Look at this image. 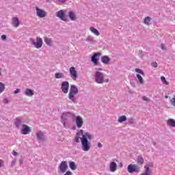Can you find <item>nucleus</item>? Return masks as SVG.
I'll return each instance as SVG.
<instances>
[{
    "mask_svg": "<svg viewBox=\"0 0 175 175\" xmlns=\"http://www.w3.org/2000/svg\"><path fill=\"white\" fill-rule=\"evenodd\" d=\"M100 61L104 65H109L110 64L111 59L107 55L103 56Z\"/></svg>",
    "mask_w": 175,
    "mask_h": 175,
    "instance_id": "18",
    "label": "nucleus"
},
{
    "mask_svg": "<svg viewBox=\"0 0 175 175\" xmlns=\"http://www.w3.org/2000/svg\"><path fill=\"white\" fill-rule=\"evenodd\" d=\"M58 2H59L60 3H65L66 2V0H57Z\"/></svg>",
    "mask_w": 175,
    "mask_h": 175,
    "instance_id": "44",
    "label": "nucleus"
},
{
    "mask_svg": "<svg viewBox=\"0 0 175 175\" xmlns=\"http://www.w3.org/2000/svg\"><path fill=\"white\" fill-rule=\"evenodd\" d=\"M64 175H73V174L70 171H67Z\"/></svg>",
    "mask_w": 175,
    "mask_h": 175,
    "instance_id": "40",
    "label": "nucleus"
},
{
    "mask_svg": "<svg viewBox=\"0 0 175 175\" xmlns=\"http://www.w3.org/2000/svg\"><path fill=\"white\" fill-rule=\"evenodd\" d=\"M12 155H14V157H17V155H18V152H16V151H13Z\"/></svg>",
    "mask_w": 175,
    "mask_h": 175,
    "instance_id": "43",
    "label": "nucleus"
},
{
    "mask_svg": "<svg viewBox=\"0 0 175 175\" xmlns=\"http://www.w3.org/2000/svg\"><path fill=\"white\" fill-rule=\"evenodd\" d=\"M94 81L97 84H103V83H107L109 78L105 79V73L100 71H96L94 73Z\"/></svg>",
    "mask_w": 175,
    "mask_h": 175,
    "instance_id": "3",
    "label": "nucleus"
},
{
    "mask_svg": "<svg viewBox=\"0 0 175 175\" xmlns=\"http://www.w3.org/2000/svg\"><path fill=\"white\" fill-rule=\"evenodd\" d=\"M2 165H3V160L0 159V167H2Z\"/></svg>",
    "mask_w": 175,
    "mask_h": 175,
    "instance_id": "48",
    "label": "nucleus"
},
{
    "mask_svg": "<svg viewBox=\"0 0 175 175\" xmlns=\"http://www.w3.org/2000/svg\"><path fill=\"white\" fill-rule=\"evenodd\" d=\"M90 31H91L92 33H94L96 36H99L100 35V33H99V31L98 29H95L94 27H90Z\"/></svg>",
    "mask_w": 175,
    "mask_h": 175,
    "instance_id": "22",
    "label": "nucleus"
},
{
    "mask_svg": "<svg viewBox=\"0 0 175 175\" xmlns=\"http://www.w3.org/2000/svg\"><path fill=\"white\" fill-rule=\"evenodd\" d=\"M142 99H143V100H145V102H150V98H148L146 96H142Z\"/></svg>",
    "mask_w": 175,
    "mask_h": 175,
    "instance_id": "37",
    "label": "nucleus"
},
{
    "mask_svg": "<svg viewBox=\"0 0 175 175\" xmlns=\"http://www.w3.org/2000/svg\"><path fill=\"white\" fill-rule=\"evenodd\" d=\"M1 68H0V75H1Z\"/></svg>",
    "mask_w": 175,
    "mask_h": 175,
    "instance_id": "53",
    "label": "nucleus"
},
{
    "mask_svg": "<svg viewBox=\"0 0 175 175\" xmlns=\"http://www.w3.org/2000/svg\"><path fill=\"white\" fill-rule=\"evenodd\" d=\"M100 55H102L101 53H96L92 56L91 61L95 66L99 65V59L98 57H100Z\"/></svg>",
    "mask_w": 175,
    "mask_h": 175,
    "instance_id": "7",
    "label": "nucleus"
},
{
    "mask_svg": "<svg viewBox=\"0 0 175 175\" xmlns=\"http://www.w3.org/2000/svg\"><path fill=\"white\" fill-rule=\"evenodd\" d=\"M12 25L14 28H17L20 26V20H18V18L14 17L12 18Z\"/></svg>",
    "mask_w": 175,
    "mask_h": 175,
    "instance_id": "20",
    "label": "nucleus"
},
{
    "mask_svg": "<svg viewBox=\"0 0 175 175\" xmlns=\"http://www.w3.org/2000/svg\"><path fill=\"white\" fill-rule=\"evenodd\" d=\"M25 95H26V96H33V95H35V93L33 90L27 88L25 90Z\"/></svg>",
    "mask_w": 175,
    "mask_h": 175,
    "instance_id": "21",
    "label": "nucleus"
},
{
    "mask_svg": "<svg viewBox=\"0 0 175 175\" xmlns=\"http://www.w3.org/2000/svg\"><path fill=\"white\" fill-rule=\"evenodd\" d=\"M14 94H20V89H16L14 92Z\"/></svg>",
    "mask_w": 175,
    "mask_h": 175,
    "instance_id": "45",
    "label": "nucleus"
},
{
    "mask_svg": "<svg viewBox=\"0 0 175 175\" xmlns=\"http://www.w3.org/2000/svg\"><path fill=\"white\" fill-rule=\"evenodd\" d=\"M151 17L150 16L145 17L144 19V24H145V25H151Z\"/></svg>",
    "mask_w": 175,
    "mask_h": 175,
    "instance_id": "24",
    "label": "nucleus"
},
{
    "mask_svg": "<svg viewBox=\"0 0 175 175\" xmlns=\"http://www.w3.org/2000/svg\"><path fill=\"white\" fill-rule=\"evenodd\" d=\"M145 172L141 175H150L151 171H150V167H152V163H149L146 165H145Z\"/></svg>",
    "mask_w": 175,
    "mask_h": 175,
    "instance_id": "16",
    "label": "nucleus"
},
{
    "mask_svg": "<svg viewBox=\"0 0 175 175\" xmlns=\"http://www.w3.org/2000/svg\"><path fill=\"white\" fill-rule=\"evenodd\" d=\"M136 76L137 78L138 79L139 84H144V80H143V77H142V75L137 74Z\"/></svg>",
    "mask_w": 175,
    "mask_h": 175,
    "instance_id": "30",
    "label": "nucleus"
},
{
    "mask_svg": "<svg viewBox=\"0 0 175 175\" xmlns=\"http://www.w3.org/2000/svg\"><path fill=\"white\" fill-rule=\"evenodd\" d=\"M29 40L30 43H31L36 49H42V46H43V39H42V38L37 37L36 40L35 38H30Z\"/></svg>",
    "mask_w": 175,
    "mask_h": 175,
    "instance_id": "5",
    "label": "nucleus"
},
{
    "mask_svg": "<svg viewBox=\"0 0 175 175\" xmlns=\"http://www.w3.org/2000/svg\"><path fill=\"white\" fill-rule=\"evenodd\" d=\"M3 103L6 104V103H8V98H4L3 100Z\"/></svg>",
    "mask_w": 175,
    "mask_h": 175,
    "instance_id": "47",
    "label": "nucleus"
},
{
    "mask_svg": "<svg viewBox=\"0 0 175 175\" xmlns=\"http://www.w3.org/2000/svg\"><path fill=\"white\" fill-rule=\"evenodd\" d=\"M1 39H2V40H6V36L5 35H2L1 36Z\"/></svg>",
    "mask_w": 175,
    "mask_h": 175,
    "instance_id": "46",
    "label": "nucleus"
},
{
    "mask_svg": "<svg viewBox=\"0 0 175 175\" xmlns=\"http://www.w3.org/2000/svg\"><path fill=\"white\" fill-rule=\"evenodd\" d=\"M86 41L90 43H95V40H94V37L92 36H88Z\"/></svg>",
    "mask_w": 175,
    "mask_h": 175,
    "instance_id": "31",
    "label": "nucleus"
},
{
    "mask_svg": "<svg viewBox=\"0 0 175 175\" xmlns=\"http://www.w3.org/2000/svg\"><path fill=\"white\" fill-rule=\"evenodd\" d=\"M135 72L139 75H142V76H144V72H143V70H142L140 68H135Z\"/></svg>",
    "mask_w": 175,
    "mask_h": 175,
    "instance_id": "35",
    "label": "nucleus"
},
{
    "mask_svg": "<svg viewBox=\"0 0 175 175\" xmlns=\"http://www.w3.org/2000/svg\"><path fill=\"white\" fill-rule=\"evenodd\" d=\"M97 146L99 148H102V147H103V145H102V144L100 142H98L97 144Z\"/></svg>",
    "mask_w": 175,
    "mask_h": 175,
    "instance_id": "42",
    "label": "nucleus"
},
{
    "mask_svg": "<svg viewBox=\"0 0 175 175\" xmlns=\"http://www.w3.org/2000/svg\"><path fill=\"white\" fill-rule=\"evenodd\" d=\"M5 83L0 82V94H2V92H5Z\"/></svg>",
    "mask_w": 175,
    "mask_h": 175,
    "instance_id": "32",
    "label": "nucleus"
},
{
    "mask_svg": "<svg viewBox=\"0 0 175 175\" xmlns=\"http://www.w3.org/2000/svg\"><path fill=\"white\" fill-rule=\"evenodd\" d=\"M79 94V88L75 85H71L68 93V99L73 103H77L76 95Z\"/></svg>",
    "mask_w": 175,
    "mask_h": 175,
    "instance_id": "4",
    "label": "nucleus"
},
{
    "mask_svg": "<svg viewBox=\"0 0 175 175\" xmlns=\"http://www.w3.org/2000/svg\"><path fill=\"white\" fill-rule=\"evenodd\" d=\"M81 150L83 151L87 152L91 150V140H92V135L88 132H84L83 130H81L75 136L76 143H80Z\"/></svg>",
    "mask_w": 175,
    "mask_h": 175,
    "instance_id": "1",
    "label": "nucleus"
},
{
    "mask_svg": "<svg viewBox=\"0 0 175 175\" xmlns=\"http://www.w3.org/2000/svg\"><path fill=\"white\" fill-rule=\"evenodd\" d=\"M96 70H103L102 68H96Z\"/></svg>",
    "mask_w": 175,
    "mask_h": 175,
    "instance_id": "51",
    "label": "nucleus"
},
{
    "mask_svg": "<svg viewBox=\"0 0 175 175\" xmlns=\"http://www.w3.org/2000/svg\"><path fill=\"white\" fill-rule=\"evenodd\" d=\"M20 129L21 135H29L31 132V127L28 126L27 124H23L22 128Z\"/></svg>",
    "mask_w": 175,
    "mask_h": 175,
    "instance_id": "9",
    "label": "nucleus"
},
{
    "mask_svg": "<svg viewBox=\"0 0 175 175\" xmlns=\"http://www.w3.org/2000/svg\"><path fill=\"white\" fill-rule=\"evenodd\" d=\"M120 167H122V163H120Z\"/></svg>",
    "mask_w": 175,
    "mask_h": 175,
    "instance_id": "52",
    "label": "nucleus"
},
{
    "mask_svg": "<svg viewBox=\"0 0 175 175\" xmlns=\"http://www.w3.org/2000/svg\"><path fill=\"white\" fill-rule=\"evenodd\" d=\"M137 163L139 165H143V163H144V159H143L142 157H139L137 158Z\"/></svg>",
    "mask_w": 175,
    "mask_h": 175,
    "instance_id": "33",
    "label": "nucleus"
},
{
    "mask_svg": "<svg viewBox=\"0 0 175 175\" xmlns=\"http://www.w3.org/2000/svg\"><path fill=\"white\" fill-rule=\"evenodd\" d=\"M74 120H75L77 128L80 129L83 126L84 121L83 120V118H81V116H75Z\"/></svg>",
    "mask_w": 175,
    "mask_h": 175,
    "instance_id": "10",
    "label": "nucleus"
},
{
    "mask_svg": "<svg viewBox=\"0 0 175 175\" xmlns=\"http://www.w3.org/2000/svg\"><path fill=\"white\" fill-rule=\"evenodd\" d=\"M165 98H167V96H165Z\"/></svg>",
    "mask_w": 175,
    "mask_h": 175,
    "instance_id": "54",
    "label": "nucleus"
},
{
    "mask_svg": "<svg viewBox=\"0 0 175 175\" xmlns=\"http://www.w3.org/2000/svg\"><path fill=\"white\" fill-rule=\"evenodd\" d=\"M152 66L153 68H158V64L157 62L152 63Z\"/></svg>",
    "mask_w": 175,
    "mask_h": 175,
    "instance_id": "39",
    "label": "nucleus"
},
{
    "mask_svg": "<svg viewBox=\"0 0 175 175\" xmlns=\"http://www.w3.org/2000/svg\"><path fill=\"white\" fill-rule=\"evenodd\" d=\"M19 162H20V165H23V160H22V159H21V160L19 161Z\"/></svg>",
    "mask_w": 175,
    "mask_h": 175,
    "instance_id": "50",
    "label": "nucleus"
},
{
    "mask_svg": "<svg viewBox=\"0 0 175 175\" xmlns=\"http://www.w3.org/2000/svg\"><path fill=\"white\" fill-rule=\"evenodd\" d=\"M23 122V120L21 118H17L14 122V126L17 129H21L23 126L21 124Z\"/></svg>",
    "mask_w": 175,
    "mask_h": 175,
    "instance_id": "15",
    "label": "nucleus"
},
{
    "mask_svg": "<svg viewBox=\"0 0 175 175\" xmlns=\"http://www.w3.org/2000/svg\"><path fill=\"white\" fill-rule=\"evenodd\" d=\"M59 169L62 173H65L68 170V163L66 161H62L59 164Z\"/></svg>",
    "mask_w": 175,
    "mask_h": 175,
    "instance_id": "13",
    "label": "nucleus"
},
{
    "mask_svg": "<svg viewBox=\"0 0 175 175\" xmlns=\"http://www.w3.org/2000/svg\"><path fill=\"white\" fill-rule=\"evenodd\" d=\"M68 17H70V20H72V21H75V20H76V14H75V12H73V11H70L68 13Z\"/></svg>",
    "mask_w": 175,
    "mask_h": 175,
    "instance_id": "28",
    "label": "nucleus"
},
{
    "mask_svg": "<svg viewBox=\"0 0 175 175\" xmlns=\"http://www.w3.org/2000/svg\"><path fill=\"white\" fill-rule=\"evenodd\" d=\"M36 136L38 140H44V135H43V133L42 131H38L36 133Z\"/></svg>",
    "mask_w": 175,
    "mask_h": 175,
    "instance_id": "26",
    "label": "nucleus"
},
{
    "mask_svg": "<svg viewBox=\"0 0 175 175\" xmlns=\"http://www.w3.org/2000/svg\"><path fill=\"white\" fill-rule=\"evenodd\" d=\"M57 17L62 20L63 21H66V17L65 16V11L60 10L56 13Z\"/></svg>",
    "mask_w": 175,
    "mask_h": 175,
    "instance_id": "14",
    "label": "nucleus"
},
{
    "mask_svg": "<svg viewBox=\"0 0 175 175\" xmlns=\"http://www.w3.org/2000/svg\"><path fill=\"white\" fill-rule=\"evenodd\" d=\"M61 90L64 94H68L69 92V82L67 81L62 83Z\"/></svg>",
    "mask_w": 175,
    "mask_h": 175,
    "instance_id": "12",
    "label": "nucleus"
},
{
    "mask_svg": "<svg viewBox=\"0 0 175 175\" xmlns=\"http://www.w3.org/2000/svg\"><path fill=\"white\" fill-rule=\"evenodd\" d=\"M109 170L110 172H112V173H114L116 170H117V163L114 161H111L109 163Z\"/></svg>",
    "mask_w": 175,
    "mask_h": 175,
    "instance_id": "17",
    "label": "nucleus"
},
{
    "mask_svg": "<svg viewBox=\"0 0 175 175\" xmlns=\"http://www.w3.org/2000/svg\"><path fill=\"white\" fill-rule=\"evenodd\" d=\"M128 121H129V124H131V125H133V124H135V119L132 118L128 119Z\"/></svg>",
    "mask_w": 175,
    "mask_h": 175,
    "instance_id": "36",
    "label": "nucleus"
},
{
    "mask_svg": "<svg viewBox=\"0 0 175 175\" xmlns=\"http://www.w3.org/2000/svg\"><path fill=\"white\" fill-rule=\"evenodd\" d=\"M65 74L64 72H56L55 74V79H65Z\"/></svg>",
    "mask_w": 175,
    "mask_h": 175,
    "instance_id": "25",
    "label": "nucleus"
},
{
    "mask_svg": "<svg viewBox=\"0 0 175 175\" xmlns=\"http://www.w3.org/2000/svg\"><path fill=\"white\" fill-rule=\"evenodd\" d=\"M69 167L71 170H76V169H77V166L76 165V163H75V161L70 162Z\"/></svg>",
    "mask_w": 175,
    "mask_h": 175,
    "instance_id": "29",
    "label": "nucleus"
},
{
    "mask_svg": "<svg viewBox=\"0 0 175 175\" xmlns=\"http://www.w3.org/2000/svg\"><path fill=\"white\" fill-rule=\"evenodd\" d=\"M16 162H17V160L14 159L12 162H11V167H13L14 165H16Z\"/></svg>",
    "mask_w": 175,
    "mask_h": 175,
    "instance_id": "38",
    "label": "nucleus"
},
{
    "mask_svg": "<svg viewBox=\"0 0 175 175\" xmlns=\"http://www.w3.org/2000/svg\"><path fill=\"white\" fill-rule=\"evenodd\" d=\"M166 124L170 128H175V120L170 118L166 120Z\"/></svg>",
    "mask_w": 175,
    "mask_h": 175,
    "instance_id": "19",
    "label": "nucleus"
},
{
    "mask_svg": "<svg viewBox=\"0 0 175 175\" xmlns=\"http://www.w3.org/2000/svg\"><path fill=\"white\" fill-rule=\"evenodd\" d=\"M75 115L72 112H64L61 116V122L64 128L69 124V120H75Z\"/></svg>",
    "mask_w": 175,
    "mask_h": 175,
    "instance_id": "2",
    "label": "nucleus"
},
{
    "mask_svg": "<svg viewBox=\"0 0 175 175\" xmlns=\"http://www.w3.org/2000/svg\"><path fill=\"white\" fill-rule=\"evenodd\" d=\"M70 72V76L74 81H76L77 79V71L76 70V68L75 67H71L69 69Z\"/></svg>",
    "mask_w": 175,
    "mask_h": 175,
    "instance_id": "11",
    "label": "nucleus"
},
{
    "mask_svg": "<svg viewBox=\"0 0 175 175\" xmlns=\"http://www.w3.org/2000/svg\"><path fill=\"white\" fill-rule=\"evenodd\" d=\"M36 12L38 17H40V18H43L47 16V12L38 7H36Z\"/></svg>",
    "mask_w": 175,
    "mask_h": 175,
    "instance_id": "8",
    "label": "nucleus"
},
{
    "mask_svg": "<svg viewBox=\"0 0 175 175\" xmlns=\"http://www.w3.org/2000/svg\"><path fill=\"white\" fill-rule=\"evenodd\" d=\"M152 144H153V146H157V143L155 142V141H152Z\"/></svg>",
    "mask_w": 175,
    "mask_h": 175,
    "instance_id": "49",
    "label": "nucleus"
},
{
    "mask_svg": "<svg viewBox=\"0 0 175 175\" xmlns=\"http://www.w3.org/2000/svg\"><path fill=\"white\" fill-rule=\"evenodd\" d=\"M44 40L46 44H47V46H53V40H51L49 37L44 38Z\"/></svg>",
    "mask_w": 175,
    "mask_h": 175,
    "instance_id": "23",
    "label": "nucleus"
},
{
    "mask_svg": "<svg viewBox=\"0 0 175 175\" xmlns=\"http://www.w3.org/2000/svg\"><path fill=\"white\" fill-rule=\"evenodd\" d=\"M161 80L163 84H165V85H169V82L166 81V78H165V77H161Z\"/></svg>",
    "mask_w": 175,
    "mask_h": 175,
    "instance_id": "34",
    "label": "nucleus"
},
{
    "mask_svg": "<svg viewBox=\"0 0 175 175\" xmlns=\"http://www.w3.org/2000/svg\"><path fill=\"white\" fill-rule=\"evenodd\" d=\"M126 120H127V118L126 116H122L118 118V122H119V124H122V122H125Z\"/></svg>",
    "mask_w": 175,
    "mask_h": 175,
    "instance_id": "27",
    "label": "nucleus"
},
{
    "mask_svg": "<svg viewBox=\"0 0 175 175\" xmlns=\"http://www.w3.org/2000/svg\"><path fill=\"white\" fill-rule=\"evenodd\" d=\"M161 50H166V46H165V44H161Z\"/></svg>",
    "mask_w": 175,
    "mask_h": 175,
    "instance_id": "41",
    "label": "nucleus"
},
{
    "mask_svg": "<svg viewBox=\"0 0 175 175\" xmlns=\"http://www.w3.org/2000/svg\"><path fill=\"white\" fill-rule=\"evenodd\" d=\"M127 170L129 173H135V172L139 173L140 172V168L137 165L130 164L127 167Z\"/></svg>",
    "mask_w": 175,
    "mask_h": 175,
    "instance_id": "6",
    "label": "nucleus"
}]
</instances>
